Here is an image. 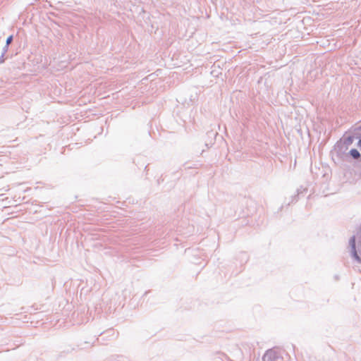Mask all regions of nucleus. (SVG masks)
<instances>
[{
	"label": "nucleus",
	"mask_w": 361,
	"mask_h": 361,
	"mask_svg": "<svg viewBox=\"0 0 361 361\" xmlns=\"http://www.w3.org/2000/svg\"><path fill=\"white\" fill-rule=\"evenodd\" d=\"M355 140L359 143L361 140V130L359 126L351 127L345 131L342 137L338 140L334 146L338 157H343V154L348 151V147L351 145Z\"/></svg>",
	"instance_id": "obj_1"
},
{
	"label": "nucleus",
	"mask_w": 361,
	"mask_h": 361,
	"mask_svg": "<svg viewBox=\"0 0 361 361\" xmlns=\"http://www.w3.org/2000/svg\"><path fill=\"white\" fill-rule=\"evenodd\" d=\"M281 357L279 352L273 348L266 350L262 356V361H277Z\"/></svg>",
	"instance_id": "obj_2"
},
{
	"label": "nucleus",
	"mask_w": 361,
	"mask_h": 361,
	"mask_svg": "<svg viewBox=\"0 0 361 361\" xmlns=\"http://www.w3.org/2000/svg\"><path fill=\"white\" fill-rule=\"evenodd\" d=\"M349 245L350 247V252L352 257L359 264L361 263V257L357 253L356 249V236L353 235L349 239Z\"/></svg>",
	"instance_id": "obj_3"
},
{
	"label": "nucleus",
	"mask_w": 361,
	"mask_h": 361,
	"mask_svg": "<svg viewBox=\"0 0 361 361\" xmlns=\"http://www.w3.org/2000/svg\"><path fill=\"white\" fill-rule=\"evenodd\" d=\"M343 157L345 159L350 158L354 161H361V153L356 148H352L349 152H345V154H343Z\"/></svg>",
	"instance_id": "obj_4"
},
{
	"label": "nucleus",
	"mask_w": 361,
	"mask_h": 361,
	"mask_svg": "<svg viewBox=\"0 0 361 361\" xmlns=\"http://www.w3.org/2000/svg\"><path fill=\"white\" fill-rule=\"evenodd\" d=\"M307 192V188H303L302 186H300L299 188L297 189V194L291 196V201L288 203L289 205L290 203L296 202L298 200V198L301 195H304Z\"/></svg>",
	"instance_id": "obj_5"
},
{
	"label": "nucleus",
	"mask_w": 361,
	"mask_h": 361,
	"mask_svg": "<svg viewBox=\"0 0 361 361\" xmlns=\"http://www.w3.org/2000/svg\"><path fill=\"white\" fill-rule=\"evenodd\" d=\"M13 41V35H9L7 38H6V44L7 46H9Z\"/></svg>",
	"instance_id": "obj_6"
},
{
	"label": "nucleus",
	"mask_w": 361,
	"mask_h": 361,
	"mask_svg": "<svg viewBox=\"0 0 361 361\" xmlns=\"http://www.w3.org/2000/svg\"><path fill=\"white\" fill-rule=\"evenodd\" d=\"M8 47H9V46H7L6 44L4 45V47L2 49V52H1L3 56H5V54H6V52L8 50Z\"/></svg>",
	"instance_id": "obj_7"
},
{
	"label": "nucleus",
	"mask_w": 361,
	"mask_h": 361,
	"mask_svg": "<svg viewBox=\"0 0 361 361\" xmlns=\"http://www.w3.org/2000/svg\"><path fill=\"white\" fill-rule=\"evenodd\" d=\"M8 57V56H7L6 57H5V56H3V54H1V56H0V64H2L5 62L6 59Z\"/></svg>",
	"instance_id": "obj_8"
},
{
	"label": "nucleus",
	"mask_w": 361,
	"mask_h": 361,
	"mask_svg": "<svg viewBox=\"0 0 361 361\" xmlns=\"http://www.w3.org/2000/svg\"><path fill=\"white\" fill-rule=\"evenodd\" d=\"M357 237L358 238L359 240L361 239V228L360 229L359 231L357 232Z\"/></svg>",
	"instance_id": "obj_9"
}]
</instances>
